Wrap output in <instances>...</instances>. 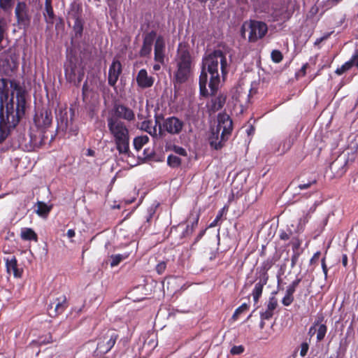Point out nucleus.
<instances>
[{"mask_svg":"<svg viewBox=\"0 0 358 358\" xmlns=\"http://www.w3.org/2000/svg\"><path fill=\"white\" fill-rule=\"evenodd\" d=\"M318 328L316 329L317 331V341L318 342L322 341L327 332V327L324 324H319Z\"/></svg>","mask_w":358,"mask_h":358,"instance_id":"e433bc0d","label":"nucleus"},{"mask_svg":"<svg viewBox=\"0 0 358 358\" xmlns=\"http://www.w3.org/2000/svg\"><path fill=\"white\" fill-rule=\"evenodd\" d=\"M12 103L3 107V103L0 107V143L3 142L14 129L22 118L15 115Z\"/></svg>","mask_w":358,"mask_h":358,"instance_id":"39448f33","label":"nucleus"},{"mask_svg":"<svg viewBox=\"0 0 358 358\" xmlns=\"http://www.w3.org/2000/svg\"><path fill=\"white\" fill-rule=\"evenodd\" d=\"M15 13L19 26L24 28L28 27L30 24L31 16L25 1H18Z\"/></svg>","mask_w":358,"mask_h":358,"instance_id":"9b49d317","label":"nucleus"},{"mask_svg":"<svg viewBox=\"0 0 358 358\" xmlns=\"http://www.w3.org/2000/svg\"><path fill=\"white\" fill-rule=\"evenodd\" d=\"M271 59L275 63H280L282 59L283 55L282 52L278 50H273L271 54Z\"/></svg>","mask_w":358,"mask_h":358,"instance_id":"ea45409f","label":"nucleus"},{"mask_svg":"<svg viewBox=\"0 0 358 358\" xmlns=\"http://www.w3.org/2000/svg\"><path fill=\"white\" fill-rule=\"evenodd\" d=\"M320 252L318 251L317 252H315L313 256L312 257V258L310 259V264H315L317 263V262L319 260V258L320 257Z\"/></svg>","mask_w":358,"mask_h":358,"instance_id":"5fc2aeb1","label":"nucleus"},{"mask_svg":"<svg viewBox=\"0 0 358 358\" xmlns=\"http://www.w3.org/2000/svg\"><path fill=\"white\" fill-rule=\"evenodd\" d=\"M227 96L222 94L211 99L207 104L208 110L210 113H215L223 108L226 103Z\"/></svg>","mask_w":358,"mask_h":358,"instance_id":"4be33fe9","label":"nucleus"},{"mask_svg":"<svg viewBox=\"0 0 358 358\" xmlns=\"http://www.w3.org/2000/svg\"><path fill=\"white\" fill-rule=\"evenodd\" d=\"M355 66L358 69V48H356L350 59L345 62L341 67L336 69V74L341 76Z\"/></svg>","mask_w":358,"mask_h":358,"instance_id":"aec40b11","label":"nucleus"},{"mask_svg":"<svg viewBox=\"0 0 358 358\" xmlns=\"http://www.w3.org/2000/svg\"><path fill=\"white\" fill-rule=\"evenodd\" d=\"M244 352V348L243 345H234L231 348L230 352L233 355H241Z\"/></svg>","mask_w":358,"mask_h":358,"instance_id":"49530a36","label":"nucleus"},{"mask_svg":"<svg viewBox=\"0 0 358 358\" xmlns=\"http://www.w3.org/2000/svg\"><path fill=\"white\" fill-rule=\"evenodd\" d=\"M310 217V212H308V213H307L306 214V215L303 218H301L300 222H303L304 224L307 223L308 222V220H309Z\"/></svg>","mask_w":358,"mask_h":358,"instance_id":"680f3d73","label":"nucleus"},{"mask_svg":"<svg viewBox=\"0 0 358 358\" xmlns=\"http://www.w3.org/2000/svg\"><path fill=\"white\" fill-rule=\"evenodd\" d=\"M323 39L320 37L316 39V41L314 43L315 46L319 45L322 42H323Z\"/></svg>","mask_w":358,"mask_h":358,"instance_id":"774afa93","label":"nucleus"},{"mask_svg":"<svg viewBox=\"0 0 358 358\" xmlns=\"http://www.w3.org/2000/svg\"><path fill=\"white\" fill-rule=\"evenodd\" d=\"M53 342L52 336L51 334L40 336L36 340H34L30 343V345L40 347L43 345L52 343Z\"/></svg>","mask_w":358,"mask_h":358,"instance_id":"c756f323","label":"nucleus"},{"mask_svg":"<svg viewBox=\"0 0 358 358\" xmlns=\"http://www.w3.org/2000/svg\"><path fill=\"white\" fill-rule=\"evenodd\" d=\"M279 237L282 241H287L288 239H289L290 236L284 230H281L279 234Z\"/></svg>","mask_w":358,"mask_h":358,"instance_id":"6e6d98bb","label":"nucleus"},{"mask_svg":"<svg viewBox=\"0 0 358 358\" xmlns=\"http://www.w3.org/2000/svg\"><path fill=\"white\" fill-rule=\"evenodd\" d=\"M145 130L148 132L152 136L157 137L159 134L157 133V129L156 127H154L153 128H145Z\"/></svg>","mask_w":358,"mask_h":358,"instance_id":"4d7b16f0","label":"nucleus"},{"mask_svg":"<svg viewBox=\"0 0 358 358\" xmlns=\"http://www.w3.org/2000/svg\"><path fill=\"white\" fill-rule=\"evenodd\" d=\"M342 264L343 266L346 267L348 265V256L347 255H343L342 256Z\"/></svg>","mask_w":358,"mask_h":358,"instance_id":"0e129e2a","label":"nucleus"},{"mask_svg":"<svg viewBox=\"0 0 358 358\" xmlns=\"http://www.w3.org/2000/svg\"><path fill=\"white\" fill-rule=\"evenodd\" d=\"M167 164L171 168L179 167L181 164V159L174 155H170L167 158Z\"/></svg>","mask_w":358,"mask_h":358,"instance_id":"c9c22d12","label":"nucleus"},{"mask_svg":"<svg viewBox=\"0 0 358 358\" xmlns=\"http://www.w3.org/2000/svg\"><path fill=\"white\" fill-rule=\"evenodd\" d=\"M339 164L338 159H336L334 162H333L330 166L329 168L331 171H334V169L336 168V166Z\"/></svg>","mask_w":358,"mask_h":358,"instance_id":"bf43d9fd","label":"nucleus"},{"mask_svg":"<svg viewBox=\"0 0 358 358\" xmlns=\"http://www.w3.org/2000/svg\"><path fill=\"white\" fill-rule=\"evenodd\" d=\"M129 253H125L124 255H122V254H117V255H112L110 258V266L111 267H115L116 266H117L122 261H123L124 259H127L128 257H129Z\"/></svg>","mask_w":358,"mask_h":358,"instance_id":"72a5a7b5","label":"nucleus"},{"mask_svg":"<svg viewBox=\"0 0 358 358\" xmlns=\"http://www.w3.org/2000/svg\"><path fill=\"white\" fill-rule=\"evenodd\" d=\"M6 268L8 273H13L14 278H20L23 274V268H20L15 256L5 259Z\"/></svg>","mask_w":358,"mask_h":358,"instance_id":"dca6fc26","label":"nucleus"},{"mask_svg":"<svg viewBox=\"0 0 358 358\" xmlns=\"http://www.w3.org/2000/svg\"><path fill=\"white\" fill-rule=\"evenodd\" d=\"M273 265V262L271 259H267L264 261L260 267V278L268 280V271L271 268Z\"/></svg>","mask_w":358,"mask_h":358,"instance_id":"c85d7f7f","label":"nucleus"},{"mask_svg":"<svg viewBox=\"0 0 358 358\" xmlns=\"http://www.w3.org/2000/svg\"><path fill=\"white\" fill-rule=\"evenodd\" d=\"M155 213V211H152L149 213L148 216L146 218V220L148 222H150L151 220L152 219L153 215Z\"/></svg>","mask_w":358,"mask_h":358,"instance_id":"338daca9","label":"nucleus"},{"mask_svg":"<svg viewBox=\"0 0 358 358\" xmlns=\"http://www.w3.org/2000/svg\"><path fill=\"white\" fill-rule=\"evenodd\" d=\"M72 20L73 21L72 28L75 33V37L80 38L83 36L84 21L83 18H76Z\"/></svg>","mask_w":358,"mask_h":358,"instance_id":"cd10ccee","label":"nucleus"},{"mask_svg":"<svg viewBox=\"0 0 358 358\" xmlns=\"http://www.w3.org/2000/svg\"><path fill=\"white\" fill-rule=\"evenodd\" d=\"M225 208H226V207L224 206L223 208H222L218 212L217 215H216L215 219L210 224L209 227L213 228V227H215V226H217L218 222L221 220V218L224 213Z\"/></svg>","mask_w":358,"mask_h":358,"instance_id":"79ce46f5","label":"nucleus"},{"mask_svg":"<svg viewBox=\"0 0 358 358\" xmlns=\"http://www.w3.org/2000/svg\"><path fill=\"white\" fill-rule=\"evenodd\" d=\"M157 118L156 117V124H159V136L160 137L164 135V131L171 135H178L182 131L185 125V122L176 116L164 118L162 124H160Z\"/></svg>","mask_w":358,"mask_h":358,"instance_id":"0eeeda50","label":"nucleus"},{"mask_svg":"<svg viewBox=\"0 0 358 358\" xmlns=\"http://www.w3.org/2000/svg\"><path fill=\"white\" fill-rule=\"evenodd\" d=\"M20 237L24 241H37L38 236L36 232L31 228L22 229Z\"/></svg>","mask_w":358,"mask_h":358,"instance_id":"7c9ffc66","label":"nucleus"},{"mask_svg":"<svg viewBox=\"0 0 358 358\" xmlns=\"http://www.w3.org/2000/svg\"><path fill=\"white\" fill-rule=\"evenodd\" d=\"M166 268V263L165 262H161L157 264L155 270L158 274H162Z\"/></svg>","mask_w":358,"mask_h":358,"instance_id":"09e8293b","label":"nucleus"},{"mask_svg":"<svg viewBox=\"0 0 358 358\" xmlns=\"http://www.w3.org/2000/svg\"><path fill=\"white\" fill-rule=\"evenodd\" d=\"M44 17L48 24H54L55 15L53 11L52 1H45Z\"/></svg>","mask_w":358,"mask_h":358,"instance_id":"a878e982","label":"nucleus"},{"mask_svg":"<svg viewBox=\"0 0 358 358\" xmlns=\"http://www.w3.org/2000/svg\"><path fill=\"white\" fill-rule=\"evenodd\" d=\"M299 256H300L299 252H293V255H292V257H291V262H292L291 266L292 267H294L296 265Z\"/></svg>","mask_w":358,"mask_h":358,"instance_id":"603ef678","label":"nucleus"},{"mask_svg":"<svg viewBox=\"0 0 358 358\" xmlns=\"http://www.w3.org/2000/svg\"><path fill=\"white\" fill-rule=\"evenodd\" d=\"M107 126L119 155L127 157H130L131 152L128 126L122 120L115 118H107Z\"/></svg>","mask_w":358,"mask_h":358,"instance_id":"20e7f679","label":"nucleus"},{"mask_svg":"<svg viewBox=\"0 0 358 358\" xmlns=\"http://www.w3.org/2000/svg\"><path fill=\"white\" fill-rule=\"evenodd\" d=\"M309 350V345L307 342H303L300 346V356L304 357Z\"/></svg>","mask_w":358,"mask_h":358,"instance_id":"de8ad7c7","label":"nucleus"},{"mask_svg":"<svg viewBox=\"0 0 358 358\" xmlns=\"http://www.w3.org/2000/svg\"><path fill=\"white\" fill-rule=\"evenodd\" d=\"M317 183V179L316 178H311L308 180L307 182H305L304 180H301V182L299 185L298 187L301 190L307 189L310 187L312 185H315Z\"/></svg>","mask_w":358,"mask_h":358,"instance_id":"58836bf2","label":"nucleus"},{"mask_svg":"<svg viewBox=\"0 0 358 358\" xmlns=\"http://www.w3.org/2000/svg\"><path fill=\"white\" fill-rule=\"evenodd\" d=\"M173 150L181 156H187V155L186 150L180 146H174Z\"/></svg>","mask_w":358,"mask_h":358,"instance_id":"3c124183","label":"nucleus"},{"mask_svg":"<svg viewBox=\"0 0 358 358\" xmlns=\"http://www.w3.org/2000/svg\"><path fill=\"white\" fill-rule=\"evenodd\" d=\"M36 204V213L41 217H46L52 209L51 206H48L43 201H38Z\"/></svg>","mask_w":358,"mask_h":358,"instance_id":"2f4dec72","label":"nucleus"},{"mask_svg":"<svg viewBox=\"0 0 358 358\" xmlns=\"http://www.w3.org/2000/svg\"><path fill=\"white\" fill-rule=\"evenodd\" d=\"M148 141L149 138L147 136H136L133 141L134 147L137 151H139Z\"/></svg>","mask_w":358,"mask_h":358,"instance_id":"473e14b6","label":"nucleus"},{"mask_svg":"<svg viewBox=\"0 0 358 358\" xmlns=\"http://www.w3.org/2000/svg\"><path fill=\"white\" fill-rule=\"evenodd\" d=\"M278 306V299L275 296L269 298L264 311L260 313V318L262 320H270L274 314V310Z\"/></svg>","mask_w":358,"mask_h":358,"instance_id":"5701e85b","label":"nucleus"},{"mask_svg":"<svg viewBox=\"0 0 358 358\" xmlns=\"http://www.w3.org/2000/svg\"><path fill=\"white\" fill-rule=\"evenodd\" d=\"M66 235L69 238H73L76 236V232L73 229H69L67 231Z\"/></svg>","mask_w":358,"mask_h":358,"instance_id":"e2e57ef3","label":"nucleus"},{"mask_svg":"<svg viewBox=\"0 0 358 358\" xmlns=\"http://www.w3.org/2000/svg\"><path fill=\"white\" fill-rule=\"evenodd\" d=\"M308 63L304 64L301 66V69H300V71H299V73L302 77H303V76H306V69H307V68H308Z\"/></svg>","mask_w":358,"mask_h":358,"instance_id":"13d9d810","label":"nucleus"},{"mask_svg":"<svg viewBox=\"0 0 358 358\" xmlns=\"http://www.w3.org/2000/svg\"><path fill=\"white\" fill-rule=\"evenodd\" d=\"M206 230L201 231L199 234L196 236L194 243H196L199 240L203 237V236L205 234Z\"/></svg>","mask_w":358,"mask_h":358,"instance_id":"052dcab7","label":"nucleus"},{"mask_svg":"<svg viewBox=\"0 0 358 358\" xmlns=\"http://www.w3.org/2000/svg\"><path fill=\"white\" fill-rule=\"evenodd\" d=\"M334 33V31H331V32H327L326 34H324L322 36H321V38L323 39V41H326L327 40L330 36L331 35Z\"/></svg>","mask_w":358,"mask_h":358,"instance_id":"69168bd1","label":"nucleus"},{"mask_svg":"<svg viewBox=\"0 0 358 358\" xmlns=\"http://www.w3.org/2000/svg\"><path fill=\"white\" fill-rule=\"evenodd\" d=\"M301 281V278H296L287 288L285 294L294 296V293L296 291V287Z\"/></svg>","mask_w":358,"mask_h":358,"instance_id":"4c0bfd02","label":"nucleus"},{"mask_svg":"<svg viewBox=\"0 0 358 358\" xmlns=\"http://www.w3.org/2000/svg\"><path fill=\"white\" fill-rule=\"evenodd\" d=\"M268 280L259 277V281L255 283V287L252 292V296L255 303H257L263 292V288L266 285Z\"/></svg>","mask_w":358,"mask_h":358,"instance_id":"393cba45","label":"nucleus"},{"mask_svg":"<svg viewBox=\"0 0 358 358\" xmlns=\"http://www.w3.org/2000/svg\"><path fill=\"white\" fill-rule=\"evenodd\" d=\"M246 27L250 30L248 41L250 43H255L263 38L268 31V27L265 22L250 20L249 22H245L241 27V32L243 37H245Z\"/></svg>","mask_w":358,"mask_h":358,"instance_id":"423d86ee","label":"nucleus"},{"mask_svg":"<svg viewBox=\"0 0 358 358\" xmlns=\"http://www.w3.org/2000/svg\"><path fill=\"white\" fill-rule=\"evenodd\" d=\"M301 243L302 241L299 238V237H293L292 238L290 244L292 245L293 252H299Z\"/></svg>","mask_w":358,"mask_h":358,"instance_id":"a19ab883","label":"nucleus"},{"mask_svg":"<svg viewBox=\"0 0 358 358\" xmlns=\"http://www.w3.org/2000/svg\"><path fill=\"white\" fill-rule=\"evenodd\" d=\"M217 126L216 129H222V138L227 136L229 138L233 130V122L229 115L225 113H219L217 115Z\"/></svg>","mask_w":358,"mask_h":358,"instance_id":"ddd939ff","label":"nucleus"},{"mask_svg":"<svg viewBox=\"0 0 358 358\" xmlns=\"http://www.w3.org/2000/svg\"><path fill=\"white\" fill-rule=\"evenodd\" d=\"M68 307V302L65 295L56 298L48 305L49 310L54 308L55 316L62 313Z\"/></svg>","mask_w":358,"mask_h":358,"instance_id":"6ab92c4d","label":"nucleus"},{"mask_svg":"<svg viewBox=\"0 0 358 358\" xmlns=\"http://www.w3.org/2000/svg\"><path fill=\"white\" fill-rule=\"evenodd\" d=\"M324 320V317L322 315L317 317V321L315 322L314 326L310 327L308 331V334L310 336H313L316 332L315 326L318 325L321 323Z\"/></svg>","mask_w":358,"mask_h":358,"instance_id":"a18cd8bd","label":"nucleus"},{"mask_svg":"<svg viewBox=\"0 0 358 358\" xmlns=\"http://www.w3.org/2000/svg\"><path fill=\"white\" fill-rule=\"evenodd\" d=\"M294 296L285 294V296L282 299V303L285 306H289L292 303V302L294 301Z\"/></svg>","mask_w":358,"mask_h":358,"instance_id":"c03bdc74","label":"nucleus"},{"mask_svg":"<svg viewBox=\"0 0 358 358\" xmlns=\"http://www.w3.org/2000/svg\"><path fill=\"white\" fill-rule=\"evenodd\" d=\"M83 8L81 4L77 1H73L71 3L70 9L68 12L67 20L69 25H71V20L76 18H82Z\"/></svg>","mask_w":358,"mask_h":358,"instance_id":"b1692460","label":"nucleus"},{"mask_svg":"<svg viewBox=\"0 0 358 358\" xmlns=\"http://www.w3.org/2000/svg\"><path fill=\"white\" fill-rule=\"evenodd\" d=\"M121 73V63L118 60L113 61L108 70V85L111 87H115Z\"/></svg>","mask_w":358,"mask_h":358,"instance_id":"a211bd4d","label":"nucleus"},{"mask_svg":"<svg viewBox=\"0 0 358 358\" xmlns=\"http://www.w3.org/2000/svg\"><path fill=\"white\" fill-rule=\"evenodd\" d=\"M165 41L162 36L157 37L154 48V59L155 62L163 64L165 58Z\"/></svg>","mask_w":358,"mask_h":358,"instance_id":"2eb2a0df","label":"nucleus"},{"mask_svg":"<svg viewBox=\"0 0 358 358\" xmlns=\"http://www.w3.org/2000/svg\"><path fill=\"white\" fill-rule=\"evenodd\" d=\"M250 308V305L248 303H243L241 306H240L239 307H238L233 315H232V320H234V321H236L238 318H239V316L245 313L246 311H248Z\"/></svg>","mask_w":358,"mask_h":358,"instance_id":"f704fd0d","label":"nucleus"},{"mask_svg":"<svg viewBox=\"0 0 358 358\" xmlns=\"http://www.w3.org/2000/svg\"><path fill=\"white\" fill-rule=\"evenodd\" d=\"M321 263H322V271L324 274V278H327V275H328V268H327V266L325 262V257H323L322 259Z\"/></svg>","mask_w":358,"mask_h":358,"instance_id":"864d4df0","label":"nucleus"},{"mask_svg":"<svg viewBox=\"0 0 358 358\" xmlns=\"http://www.w3.org/2000/svg\"><path fill=\"white\" fill-rule=\"evenodd\" d=\"M113 115L108 118H115L117 120H122L121 119H122L128 122L135 120L134 110L124 104L115 103L113 106Z\"/></svg>","mask_w":358,"mask_h":358,"instance_id":"1a4fd4ad","label":"nucleus"},{"mask_svg":"<svg viewBox=\"0 0 358 358\" xmlns=\"http://www.w3.org/2000/svg\"><path fill=\"white\" fill-rule=\"evenodd\" d=\"M220 131L219 129H213L208 138L210 147L216 150H221L229 139L227 136L222 138V133L220 136Z\"/></svg>","mask_w":358,"mask_h":358,"instance_id":"f3484780","label":"nucleus"},{"mask_svg":"<svg viewBox=\"0 0 358 358\" xmlns=\"http://www.w3.org/2000/svg\"><path fill=\"white\" fill-rule=\"evenodd\" d=\"M219 65L222 78L224 80L229 73V64L226 54L221 50H215L202 59L201 71L199 76L200 94L203 96H208L206 88L208 74H210L208 87L210 95L215 96L220 83V76L218 71Z\"/></svg>","mask_w":358,"mask_h":358,"instance_id":"f257e3e1","label":"nucleus"},{"mask_svg":"<svg viewBox=\"0 0 358 358\" xmlns=\"http://www.w3.org/2000/svg\"><path fill=\"white\" fill-rule=\"evenodd\" d=\"M6 31V24L3 19L0 18V44L3 40L4 34Z\"/></svg>","mask_w":358,"mask_h":358,"instance_id":"37998d69","label":"nucleus"},{"mask_svg":"<svg viewBox=\"0 0 358 358\" xmlns=\"http://www.w3.org/2000/svg\"><path fill=\"white\" fill-rule=\"evenodd\" d=\"M155 78L149 76L145 69H141L136 76V83L139 87L145 89L152 87L154 84Z\"/></svg>","mask_w":358,"mask_h":358,"instance_id":"412c9836","label":"nucleus"},{"mask_svg":"<svg viewBox=\"0 0 358 358\" xmlns=\"http://www.w3.org/2000/svg\"><path fill=\"white\" fill-rule=\"evenodd\" d=\"M118 338V334L115 332L104 336L97 343V354L103 355L108 353L113 348Z\"/></svg>","mask_w":358,"mask_h":358,"instance_id":"9d476101","label":"nucleus"},{"mask_svg":"<svg viewBox=\"0 0 358 358\" xmlns=\"http://www.w3.org/2000/svg\"><path fill=\"white\" fill-rule=\"evenodd\" d=\"M1 105L3 107L12 103L13 113L23 117L26 109L25 90L15 80L0 79Z\"/></svg>","mask_w":358,"mask_h":358,"instance_id":"f03ea898","label":"nucleus"},{"mask_svg":"<svg viewBox=\"0 0 358 358\" xmlns=\"http://www.w3.org/2000/svg\"><path fill=\"white\" fill-rule=\"evenodd\" d=\"M174 61L176 69L173 73V84L176 87L187 83L192 75L193 58L187 43H179Z\"/></svg>","mask_w":358,"mask_h":358,"instance_id":"7ed1b4c3","label":"nucleus"},{"mask_svg":"<svg viewBox=\"0 0 358 358\" xmlns=\"http://www.w3.org/2000/svg\"><path fill=\"white\" fill-rule=\"evenodd\" d=\"M157 37V32L154 30L145 34L143 37V45L140 50L141 57H147L150 55L154 41Z\"/></svg>","mask_w":358,"mask_h":358,"instance_id":"4468645a","label":"nucleus"},{"mask_svg":"<svg viewBox=\"0 0 358 358\" xmlns=\"http://www.w3.org/2000/svg\"><path fill=\"white\" fill-rule=\"evenodd\" d=\"M318 13H319V7L316 3H315L313 6H311L310 10L308 11L307 16H308V17H313Z\"/></svg>","mask_w":358,"mask_h":358,"instance_id":"8fccbe9b","label":"nucleus"},{"mask_svg":"<svg viewBox=\"0 0 358 358\" xmlns=\"http://www.w3.org/2000/svg\"><path fill=\"white\" fill-rule=\"evenodd\" d=\"M199 220V214H196L195 216L193 217V221L192 222L191 226L187 225L185 229H184L182 230L181 235H180V239H182L188 236H190L193 233L194 229L198 225Z\"/></svg>","mask_w":358,"mask_h":358,"instance_id":"bb28decb","label":"nucleus"},{"mask_svg":"<svg viewBox=\"0 0 358 358\" xmlns=\"http://www.w3.org/2000/svg\"><path fill=\"white\" fill-rule=\"evenodd\" d=\"M64 74L68 82L78 86L84 77V71L72 61L64 65Z\"/></svg>","mask_w":358,"mask_h":358,"instance_id":"6e6552de","label":"nucleus"},{"mask_svg":"<svg viewBox=\"0 0 358 358\" xmlns=\"http://www.w3.org/2000/svg\"><path fill=\"white\" fill-rule=\"evenodd\" d=\"M35 125L42 130L48 128L52 122V114L49 109H42L36 113L34 117Z\"/></svg>","mask_w":358,"mask_h":358,"instance_id":"f8f14e48","label":"nucleus"}]
</instances>
